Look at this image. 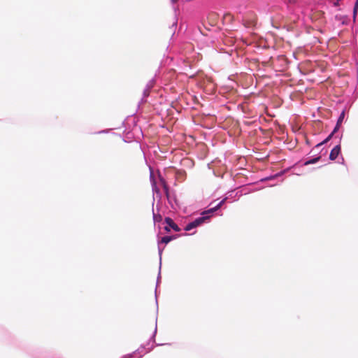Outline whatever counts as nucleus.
Listing matches in <instances>:
<instances>
[{"instance_id": "nucleus-1", "label": "nucleus", "mask_w": 358, "mask_h": 358, "mask_svg": "<svg viewBox=\"0 0 358 358\" xmlns=\"http://www.w3.org/2000/svg\"><path fill=\"white\" fill-rule=\"evenodd\" d=\"M225 200L226 199H222L217 205L211 207L208 210L203 211L202 213L203 216L196 218L194 221H192V222H189L188 224H187L186 227H185V230L190 231L192 229L196 228L198 226L201 225L206 220L210 218L211 214H213L215 211H216L217 209H219L223 205V203L225 202Z\"/></svg>"}, {"instance_id": "nucleus-2", "label": "nucleus", "mask_w": 358, "mask_h": 358, "mask_svg": "<svg viewBox=\"0 0 358 358\" xmlns=\"http://www.w3.org/2000/svg\"><path fill=\"white\" fill-rule=\"evenodd\" d=\"M341 152V145H338L335 146L331 151L329 155V159L331 160H335Z\"/></svg>"}, {"instance_id": "nucleus-3", "label": "nucleus", "mask_w": 358, "mask_h": 358, "mask_svg": "<svg viewBox=\"0 0 358 358\" xmlns=\"http://www.w3.org/2000/svg\"><path fill=\"white\" fill-rule=\"evenodd\" d=\"M165 222L166 223L170 228L173 229L176 231H180V229L178 227V226L173 222V220L170 217H166L165 218Z\"/></svg>"}, {"instance_id": "nucleus-4", "label": "nucleus", "mask_w": 358, "mask_h": 358, "mask_svg": "<svg viewBox=\"0 0 358 358\" xmlns=\"http://www.w3.org/2000/svg\"><path fill=\"white\" fill-rule=\"evenodd\" d=\"M344 117H345V112L343 111L341 113V115L337 120L336 125L335 128L334 129V132H336L339 129V128L343 122V120L344 119Z\"/></svg>"}, {"instance_id": "nucleus-5", "label": "nucleus", "mask_w": 358, "mask_h": 358, "mask_svg": "<svg viewBox=\"0 0 358 358\" xmlns=\"http://www.w3.org/2000/svg\"><path fill=\"white\" fill-rule=\"evenodd\" d=\"M177 236H164L161 239V243H165V244H167L169 243L170 241H171L172 240L176 238Z\"/></svg>"}, {"instance_id": "nucleus-6", "label": "nucleus", "mask_w": 358, "mask_h": 358, "mask_svg": "<svg viewBox=\"0 0 358 358\" xmlns=\"http://www.w3.org/2000/svg\"><path fill=\"white\" fill-rule=\"evenodd\" d=\"M320 158H321V156H317V157H315L312 159L308 160L304 163V165L307 166L309 164H315V163L319 162Z\"/></svg>"}, {"instance_id": "nucleus-7", "label": "nucleus", "mask_w": 358, "mask_h": 358, "mask_svg": "<svg viewBox=\"0 0 358 358\" xmlns=\"http://www.w3.org/2000/svg\"><path fill=\"white\" fill-rule=\"evenodd\" d=\"M160 180H161V182L162 184L164 192H165L166 196L169 197V187H168L166 181L164 179H160Z\"/></svg>"}, {"instance_id": "nucleus-8", "label": "nucleus", "mask_w": 358, "mask_h": 358, "mask_svg": "<svg viewBox=\"0 0 358 358\" xmlns=\"http://www.w3.org/2000/svg\"><path fill=\"white\" fill-rule=\"evenodd\" d=\"M335 133H336V132H334V131H332V132L329 135V136H328L325 140H324L322 142H321V143H318V144L317 145V147H319V146H320V145H323V144H324V143H327V142H328V141H329L332 138L333 135H334Z\"/></svg>"}, {"instance_id": "nucleus-9", "label": "nucleus", "mask_w": 358, "mask_h": 358, "mask_svg": "<svg viewBox=\"0 0 358 358\" xmlns=\"http://www.w3.org/2000/svg\"><path fill=\"white\" fill-rule=\"evenodd\" d=\"M155 222H160L162 220V216L160 215H153Z\"/></svg>"}, {"instance_id": "nucleus-10", "label": "nucleus", "mask_w": 358, "mask_h": 358, "mask_svg": "<svg viewBox=\"0 0 358 358\" xmlns=\"http://www.w3.org/2000/svg\"><path fill=\"white\" fill-rule=\"evenodd\" d=\"M357 9H358V0L356 1L355 5V7H354V10H353L354 16L356 15Z\"/></svg>"}, {"instance_id": "nucleus-11", "label": "nucleus", "mask_w": 358, "mask_h": 358, "mask_svg": "<svg viewBox=\"0 0 358 358\" xmlns=\"http://www.w3.org/2000/svg\"><path fill=\"white\" fill-rule=\"evenodd\" d=\"M164 230L166 231V232H169L170 231V227H169V225L166 226L164 227Z\"/></svg>"}, {"instance_id": "nucleus-12", "label": "nucleus", "mask_w": 358, "mask_h": 358, "mask_svg": "<svg viewBox=\"0 0 358 358\" xmlns=\"http://www.w3.org/2000/svg\"><path fill=\"white\" fill-rule=\"evenodd\" d=\"M173 3H176L178 0H171Z\"/></svg>"}]
</instances>
